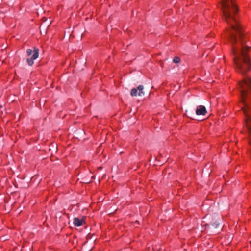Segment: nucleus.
Here are the masks:
<instances>
[{
    "label": "nucleus",
    "instance_id": "obj_1",
    "mask_svg": "<svg viewBox=\"0 0 251 251\" xmlns=\"http://www.w3.org/2000/svg\"><path fill=\"white\" fill-rule=\"evenodd\" d=\"M223 18L229 25L225 36L232 45L233 61L237 71L245 74L251 67L247 51L251 48V43L244 34L238 20V8L233 0H220Z\"/></svg>",
    "mask_w": 251,
    "mask_h": 251
},
{
    "label": "nucleus",
    "instance_id": "obj_2",
    "mask_svg": "<svg viewBox=\"0 0 251 251\" xmlns=\"http://www.w3.org/2000/svg\"><path fill=\"white\" fill-rule=\"evenodd\" d=\"M26 53L28 58L26 61L29 66H32L34 64V61L39 57V50L37 47H34L33 50L28 49L26 50Z\"/></svg>",
    "mask_w": 251,
    "mask_h": 251
},
{
    "label": "nucleus",
    "instance_id": "obj_3",
    "mask_svg": "<svg viewBox=\"0 0 251 251\" xmlns=\"http://www.w3.org/2000/svg\"><path fill=\"white\" fill-rule=\"evenodd\" d=\"M144 88V86L142 85H139L137 88H132L130 91L131 96L132 97L144 96L145 94L143 91Z\"/></svg>",
    "mask_w": 251,
    "mask_h": 251
},
{
    "label": "nucleus",
    "instance_id": "obj_4",
    "mask_svg": "<svg viewBox=\"0 0 251 251\" xmlns=\"http://www.w3.org/2000/svg\"><path fill=\"white\" fill-rule=\"evenodd\" d=\"M85 217H83L81 219H79L77 217H75L73 219V224L75 226L79 227L85 224Z\"/></svg>",
    "mask_w": 251,
    "mask_h": 251
},
{
    "label": "nucleus",
    "instance_id": "obj_5",
    "mask_svg": "<svg viewBox=\"0 0 251 251\" xmlns=\"http://www.w3.org/2000/svg\"><path fill=\"white\" fill-rule=\"evenodd\" d=\"M196 113L198 115H205L207 113V111L205 106L199 105L197 107Z\"/></svg>",
    "mask_w": 251,
    "mask_h": 251
},
{
    "label": "nucleus",
    "instance_id": "obj_6",
    "mask_svg": "<svg viewBox=\"0 0 251 251\" xmlns=\"http://www.w3.org/2000/svg\"><path fill=\"white\" fill-rule=\"evenodd\" d=\"M173 61L175 63H178L180 61V57L178 56H175L173 60Z\"/></svg>",
    "mask_w": 251,
    "mask_h": 251
},
{
    "label": "nucleus",
    "instance_id": "obj_7",
    "mask_svg": "<svg viewBox=\"0 0 251 251\" xmlns=\"http://www.w3.org/2000/svg\"><path fill=\"white\" fill-rule=\"evenodd\" d=\"M219 225V222H214V223L212 224V226H213L214 228H217V227H218Z\"/></svg>",
    "mask_w": 251,
    "mask_h": 251
}]
</instances>
